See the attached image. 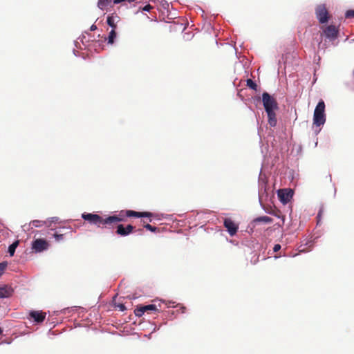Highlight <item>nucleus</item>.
<instances>
[{
	"mask_svg": "<svg viewBox=\"0 0 354 354\" xmlns=\"http://www.w3.org/2000/svg\"><path fill=\"white\" fill-rule=\"evenodd\" d=\"M153 214L149 212H136L133 210H126L125 212H120V213L118 215L109 216L105 218V223L106 225H111L115 223H118L119 222H124L126 221L125 216L127 217H151Z\"/></svg>",
	"mask_w": 354,
	"mask_h": 354,
	"instance_id": "f257e3e1",
	"label": "nucleus"
},
{
	"mask_svg": "<svg viewBox=\"0 0 354 354\" xmlns=\"http://www.w3.org/2000/svg\"><path fill=\"white\" fill-rule=\"evenodd\" d=\"M325 103L321 100L315 107L313 115V124L319 127L326 122Z\"/></svg>",
	"mask_w": 354,
	"mask_h": 354,
	"instance_id": "f03ea898",
	"label": "nucleus"
},
{
	"mask_svg": "<svg viewBox=\"0 0 354 354\" xmlns=\"http://www.w3.org/2000/svg\"><path fill=\"white\" fill-rule=\"evenodd\" d=\"M262 102L266 111L278 109L277 100L267 92L262 94Z\"/></svg>",
	"mask_w": 354,
	"mask_h": 354,
	"instance_id": "7ed1b4c3",
	"label": "nucleus"
},
{
	"mask_svg": "<svg viewBox=\"0 0 354 354\" xmlns=\"http://www.w3.org/2000/svg\"><path fill=\"white\" fill-rule=\"evenodd\" d=\"M82 217L84 220L88 221L89 223L96 225L98 227H100L101 225H106V223L104 222L105 218H103L98 214L84 213L82 214Z\"/></svg>",
	"mask_w": 354,
	"mask_h": 354,
	"instance_id": "20e7f679",
	"label": "nucleus"
},
{
	"mask_svg": "<svg viewBox=\"0 0 354 354\" xmlns=\"http://www.w3.org/2000/svg\"><path fill=\"white\" fill-rule=\"evenodd\" d=\"M315 14L320 24H325L328 22L329 19V14L325 5H318L315 8Z\"/></svg>",
	"mask_w": 354,
	"mask_h": 354,
	"instance_id": "39448f33",
	"label": "nucleus"
},
{
	"mask_svg": "<svg viewBox=\"0 0 354 354\" xmlns=\"http://www.w3.org/2000/svg\"><path fill=\"white\" fill-rule=\"evenodd\" d=\"M49 248L48 242L44 239H37L32 243V249L35 252H41L48 250Z\"/></svg>",
	"mask_w": 354,
	"mask_h": 354,
	"instance_id": "423d86ee",
	"label": "nucleus"
},
{
	"mask_svg": "<svg viewBox=\"0 0 354 354\" xmlns=\"http://www.w3.org/2000/svg\"><path fill=\"white\" fill-rule=\"evenodd\" d=\"M154 312V313H158L159 310L157 308L156 306L154 304H149L147 306H138L135 310L134 313L136 316L137 317H141L145 313H149V312Z\"/></svg>",
	"mask_w": 354,
	"mask_h": 354,
	"instance_id": "0eeeda50",
	"label": "nucleus"
},
{
	"mask_svg": "<svg viewBox=\"0 0 354 354\" xmlns=\"http://www.w3.org/2000/svg\"><path fill=\"white\" fill-rule=\"evenodd\" d=\"M324 34L328 39L334 41L338 37L339 30L336 26L330 25L324 28Z\"/></svg>",
	"mask_w": 354,
	"mask_h": 354,
	"instance_id": "6e6552de",
	"label": "nucleus"
},
{
	"mask_svg": "<svg viewBox=\"0 0 354 354\" xmlns=\"http://www.w3.org/2000/svg\"><path fill=\"white\" fill-rule=\"evenodd\" d=\"M278 196L281 203L283 204L288 203L293 196V192L291 189H279L278 192Z\"/></svg>",
	"mask_w": 354,
	"mask_h": 354,
	"instance_id": "1a4fd4ad",
	"label": "nucleus"
},
{
	"mask_svg": "<svg viewBox=\"0 0 354 354\" xmlns=\"http://www.w3.org/2000/svg\"><path fill=\"white\" fill-rule=\"evenodd\" d=\"M223 225L231 236L236 234L239 226L231 218H225Z\"/></svg>",
	"mask_w": 354,
	"mask_h": 354,
	"instance_id": "9d476101",
	"label": "nucleus"
},
{
	"mask_svg": "<svg viewBox=\"0 0 354 354\" xmlns=\"http://www.w3.org/2000/svg\"><path fill=\"white\" fill-rule=\"evenodd\" d=\"M46 313L39 310H32L29 313V317L36 323H41L44 321Z\"/></svg>",
	"mask_w": 354,
	"mask_h": 354,
	"instance_id": "9b49d317",
	"label": "nucleus"
},
{
	"mask_svg": "<svg viewBox=\"0 0 354 354\" xmlns=\"http://www.w3.org/2000/svg\"><path fill=\"white\" fill-rule=\"evenodd\" d=\"M116 228L117 230L115 232L118 235L125 236L130 234L133 232L134 227L131 225H127L126 227H124L123 225L119 224L117 225Z\"/></svg>",
	"mask_w": 354,
	"mask_h": 354,
	"instance_id": "f8f14e48",
	"label": "nucleus"
},
{
	"mask_svg": "<svg viewBox=\"0 0 354 354\" xmlns=\"http://www.w3.org/2000/svg\"><path fill=\"white\" fill-rule=\"evenodd\" d=\"M12 293L13 289L10 286L8 285L0 286V299L10 297Z\"/></svg>",
	"mask_w": 354,
	"mask_h": 354,
	"instance_id": "ddd939ff",
	"label": "nucleus"
},
{
	"mask_svg": "<svg viewBox=\"0 0 354 354\" xmlns=\"http://www.w3.org/2000/svg\"><path fill=\"white\" fill-rule=\"evenodd\" d=\"M120 21V17L116 14H111L107 17V24L112 28L115 29L117 24Z\"/></svg>",
	"mask_w": 354,
	"mask_h": 354,
	"instance_id": "4468645a",
	"label": "nucleus"
},
{
	"mask_svg": "<svg viewBox=\"0 0 354 354\" xmlns=\"http://www.w3.org/2000/svg\"><path fill=\"white\" fill-rule=\"evenodd\" d=\"M275 111L276 110H270L266 111L268 118V123L272 127H275L277 122Z\"/></svg>",
	"mask_w": 354,
	"mask_h": 354,
	"instance_id": "2eb2a0df",
	"label": "nucleus"
},
{
	"mask_svg": "<svg viewBox=\"0 0 354 354\" xmlns=\"http://www.w3.org/2000/svg\"><path fill=\"white\" fill-rule=\"evenodd\" d=\"M113 0H98L97 7L104 10L106 9L112 3Z\"/></svg>",
	"mask_w": 354,
	"mask_h": 354,
	"instance_id": "dca6fc26",
	"label": "nucleus"
},
{
	"mask_svg": "<svg viewBox=\"0 0 354 354\" xmlns=\"http://www.w3.org/2000/svg\"><path fill=\"white\" fill-rule=\"evenodd\" d=\"M254 222H263L266 223H272L273 220L272 218L268 216H263L256 218L254 220Z\"/></svg>",
	"mask_w": 354,
	"mask_h": 354,
	"instance_id": "f3484780",
	"label": "nucleus"
},
{
	"mask_svg": "<svg viewBox=\"0 0 354 354\" xmlns=\"http://www.w3.org/2000/svg\"><path fill=\"white\" fill-rule=\"evenodd\" d=\"M18 245H19V241H16L9 246L8 252L11 257L14 255V254L15 252V250H16L17 247L18 246Z\"/></svg>",
	"mask_w": 354,
	"mask_h": 354,
	"instance_id": "a211bd4d",
	"label": "nucleus"
},
{
	"mask_svg": "<svg viewBox=\"0 0 354 354\" xmlns=\"http://www.w3.org/2000/svg\"><path fill=\"white\" fill-rule=\"evenodd\" d=\"M116 37V32L115 29L112 28L111 32H109V37H108V43L109 44H113L114 39Z\"/></svg>",
	"mask_w": 354,
	"mask_h": 354,
	"instance_id": "6ab92c4d",
	"label": "nucleus"
},
{
	"mask_svg": "<svg viewBox=\"0 0 354 354\" xmlns=\"http://www.w3.org/2000/svg\"><path fill=\"white\" fill-rule=\"evenodd\" d=\"M30 225L32 227H41L44 225H46V222L44 221L34 220L30 222Z\"/></svg>",
	"mask_w": 354,
	"mask_h": 354,
	"instance_id": "aec40b11",
	"label": "nucleus"
},
{
	"mask_svg": "<svg viewBox=\"0 0 354 354\" xmlns=\"http://www.w3.org/2000/svg\"><path fill=\"white\" fill-rule=\"evenodd\" d=\"M247 86L252 90L257 91V84L254 81H252L251 79L247 80Z\"/></svg>",
	"mask_w": 354,
	"mask_h": 354,
	"instance_id": "412c9836",
	"label": "nucleus"
},
{
	"mask_svg": "<svg viewBox=\"0 0 354 354\" xmlns=\"http://www.w3.org/2000/svg\"><path fill=\"white\" fill-rule=\"evenodd\" d=\"M144 227H145L147 230L151 231V232H156L157 230V227H154V226H152L150 224H145L144 225Z\"/></svg>",
	"mask_w": 354,
	"mask_h": 354,
	"instance_id": "4be33fe9",
	"label": "nucleus"
},
{
	"mask_svg": "<svg viewBox=\"0 0 354 354\" xmlns=\"http://www.w3.org/2000/svg\"><path fill=\"white\" fill-rule=\"evenodd\" d=\"M53 236L55 237L57 241H60L64 239V234H57L56 232L53 234Z\"/></svg>",
	"mask_w": 354,
	"mask_h": 354,
	"instance_id": "5701e85b",
	"label": "nucleus"
},
{
	"mask_svg": "<svg viewBox=\"0 0 354 354\" xmlns=\"http://www.w3.org/2000/svg\"><path fill=\"white\" fill-rule=\"evenodd\" d=\"M346 18L354 17V10H348L345 14Z\"/></svg>",
	"mask_w": 354,
	"mask_h": 354,
	"instance_id": "b1692460",
	"label": "nucleus"
},
{
	"mask_svg": "<svg viewBox=\"0 0 354 354\" xmlns=\"http://www.w3.org/2000/svg\"><path fill=\"white\" fill-rule=\"evenodd\" d=\"M152 6L150 4H148L142 8V10L144 11H149L152 9Z\"/></svg>",
	"mask_w": 354,
	"mask_h": 354,
	"instance_id": "393cba45",
	"label": "nucleus"
},
{
	"mask_svg": "<svg viewBox=\"0 0 354 354\" xmlns=\"http://www.w3.org/2000/svg\"><path fill=\"white\" fill-rule=\"evenodd\" d=\"M281 245L280 244H275L274 248H273V251L274 252H278L280 249H281Z\"/></svg>",
	"mask_w": 354,
	"mask_h": 354,
	"instance_id": "a878e982",
	"label": "nucleus"
},
{
	"mask_svg": "<svg viewBox=\"0 0 354 354\" xmlns=\"http://www.w3.org/2000/svg\"><path fill=\"white\" fill-rule=\"evenodd\" d=\"M118 307L119 308V309L121 310V311H124L126 310V307L124 304H118Z\"/></svg>",
	"mask_w": 354,
	"mask_h": 354,
	"instance_id": "bb28decb",
	"label": "nucleus"
},
{
	"mask_svg": "<svg viewBox=\"0 0 354 354\" xmlns=\"http://www.w3.org/2000/svg\"><path fill=\"white\" fill-rule=\"evenodd\" d=\"M97 29V26L95 25V24H93L91 28H90V30L91 31H93V30H95Z\"/></svg>",
	"mask_w": 354,
	"mask_h": 354,
	"instance_id": "cd10ccee",
	"label": "nucleus"
},
{
	"mask_svg": "<svg viewBox=\"0 0 354 354\" xmlns=\"http://www.w3.org/2000/svg\"><path fill=\"white\" fill-rule=\"evenodd\" d=\"M125 1V0H113V3H114L115 4L120 3H121V2H122V1Z\"/></svg>",
	"mask_w": 354,
	"mask_h": 354,
	"instance_id": "c85d7f7f",
	"label": "nucleus"
},
{
	"mask_svg": "<svg viewBox=\"0 0 354 354\" xmlns=\"http://www.w3.org/2000/svg\"><path fill=\"white\" fill-rule=\"evenodd\" d=\"M272 214H274L275 216H277L278 218L281 217L280 212H273Z\"/></svg>",
	"mask_w": 354,
	"mask_h": 354,
	"instance_id": "c756f323",
	"label": "nucleus"
},
{
	"mask_svg": "<svg viewBox=\"0 0 354 354\" xmlns=\"http://www.w3.org/2000/svg\"><path fill=\"white\" fill-rule=\"evenodd\" d=\"M57 220H58V218L54 217V218H52V221L50 222H55V221H57Z\"/></svg>",
	"mask_w": 354,
	"mask_h": 354,
	"instance_id": "7c9ffc66",
	"label": "nucleus"
},
{
	"mask_svg": "<svg viewBox=\"0 0 354 354\" xmlns=\"http://www.w3.org/2000/svg\"><path fill=\"white\" fill-rule=\"evenodd\" d=\"M182 309H183V311H182V312H183V313H185V310L186 308H185V307H183V308H182Z\"/></svg>",
	"mask_w": 354,
	"mask_h": 354,
	"instance_id": "2f4dec72",
	"label": "nucleus"
},
{
	"mask_svg": "<svg viewBox=\"0 0 354 354\" xmlns=\"http://www.w3.org/2000/svg\"><path fill=\"white\" fill-rule=\"evenodd\" d=\"M2 333V329L0 328V335Z\"/></svg>",
	"mask_w": 354,
	"mask_h": 354,
	"instance_id": "473e14b6",
	"label": "nucleus"
}]
</instances>
